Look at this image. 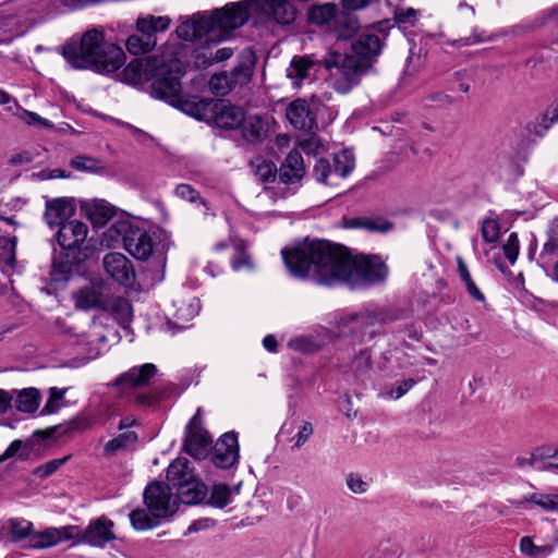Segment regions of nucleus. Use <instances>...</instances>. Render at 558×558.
I'll return each mask as SVG.
<instances>
[{
	"instance_id": "obj_1",
	"label": "nucleus",
	"mask_w": 558,
	"mask_h": 558,
	"mask_svg": "<svg viewBox=\"0 0 558 558\" xmlns=\"http://www.w3.org/2000/svg\"><path fill=\"white\" fill-rule=\"evenodd\" d=\"M281 254L292 276L327 287L344 283L352 289H364L385 282L389 275L381 256H352L345 246L327 240H306L291 250L283 248Z\"/></svg>"
},
{
	"instance_id": "obj_2",
	"label": "nucleus",
	"mask_w": 558,
	"mask_h": 558,
	"mask_svg": "<svg viewBox=\"0 0 558 558\" xmlns=\"http://www.w3.org/2000/svg\"><path fill=\"white\" fill-rule=\"evenodd\" d=\"M352 53L330 51L324 58L330 86L340 94L350 93L373 68L383 48V38L365 32L352 43Z\"/></svg>"
},
{
	"instance_id": "obj_3",
	"label": "nucleus",
	"mask_w": 558,
	"mask_h": 558,
	"mask_svg": "<svg viewBox=\"0 0 558 558\" xmlns=\"http://www.w3.org/2000/svg\"><path fill=\"white\" fill-rule=\"evenodd\" d=\"M250 17L248 7L242 2H231L210 12H197L177 27V35L185 41L205 39V44L217 45L243 26Z\"/></svg>"
},
{
	"instance_id": "obj_4",
	"label": "nucleus",
	"mask_w": 558,
	"mask_h": 558,
	"mask_svg": "<svg viewBox=\"0 0 558 558\" xmlns=\"http://www.w3.org/2000/svg\"><path fill=\"white\" fill-rule=\"evenodd\" d=\"M105 44L101 32L87 31L80 41L66 43L62 56L74 69H94Z\"/></svg>"
},
{
	"instance_id": "obj_5",
	"label": "nucleus",
	"mask_w": 558,
	"mask_h": 558,
	"mask_svg": "<svg viewBox=\"0 0 558 558\" xmlns=\"http://www.w3.org/2000/svg\"><path fill=\"white\" fill-rule=\"evenodd\" d=\"M184 74L182 65L177 60H161L151 80L150 94L157 99H162L174 105L180 101Z\"/></svg>"
},
{
	"instance_id": "obj_6",
	"label": "nucleus",
	"mask_w": 558,
	"mask_h": 558,
	"mask_svg": "<svg viewBox=\"0 0 558 558\" xmlns=\"http://www.w3.org/2000/svg\"><path fill=\"white\" fill-rule=\"evenodd\" d=\"M108 232L111 236L113 233L120 235L124 248L138 260H146L153 254V239L141 228H135L128 222H118L110 227Z\"/></svg>"
},
{
	"instance_id": "obj_7",
	"label": "nucleus",
	"mask_w": 558,
	"mask_h": 558,
	"mask_svg": "<svg viewBox=\"0 0 558 558\" xmlns=\"http://www.w3.org/2000/svg\"><path fill=\"white\" fill-rule=\"evenodd\" d=\"M201 110H208L215 124L226 130H233L241 126L245 118V112L241 107L231 105L225 100H199L194 105L192 114L199 117Z\"/></svg>"
},
{
	"instance_id": "obj_8",
	"label": "nucleus",
	"mask_w": 558,
	"mask_h": 558,
	"mask_svg": "<svg viewBox=\"0 0 558 558\" xmlns=\"http://www.w3.org/2000/svg\"><path fill=\"white\" fill-rule=\"evenodd\" d=\"M114 523L106 515L92 520L83 530L78 543H84L93 547H105L109 542L117 537L113 532Z\"/></svg>"
},
{
	"instance_id": "obj_9",
	"label": "nucleus",
	"mask_w": 558,
	"mask_h": 558,
	"mask_svg": "<svg viewBox=\"0 0 558 558\" xmlns=\"http://www.w3.org/2000/svg\"><path fill=\"white\" fill-rule=\"evenodd\" d=\"M172 498V489L169 484L161 482H153L144 490L143 499L145 506L150 511H156L163 518L173 513L170 502Z\"/></svg>"
},
{
	"instance_id": "obj_10",
	"label": "nucleus",
	"mask_w": 558,
	"mask_h": 558,
	"mask_svg": "<svg viewBox=\"0 0 558 558\" xmlns=\"http://www.w3.org/2000/svg\"><path fill=\"white\" fill-rule=\"evenodd\" d=\"M161 60L162 59L157 56H153L131 61L122 72V81L130 85H141L151 82Z\"/></svg>"
},
{
	"instance_id": "obj_11",
	"label": "nucleus",
	"mask_w": 558,
	"mask_h": 558,
	"mask_svg": "<svg viewBox=\"0 0 558 558\" xmlns=\"http://www.w3.org/2000/svg\"><path fill=\"white\" fill-rule=\"evenodd\" d=\"M157 373L158 368L153 363H145L140 366H133L129 371L118 376L112 383V386L121 388L122 391L126 389L148 387Z\"/></svg>"
},
{
	"instance_id": "obj_12",
	"label": "nucleus",
	"mask_w": 558,
	"mask_h": 558,
	"mask_svg": "<svg viewBox=\"0 0 558 558\" xmlns=\"http://www.w3.org/2000/svg\"><path fill=\"white\" fill-rule=\"evenodd\" d=\"M106 272L118 283L129 287L135 280L133 265L121 253H108L102 259Z\"/></svg>"
},
{
	"instance_id": "obj_13",
	"label": "nucleus",
	"mask_w": 558,
	"mask_h": 558,
	"mask_svg": "<svg viewBox=\"0 0 558 558\" xmlns=\"http://www.w3.org/2000/svg\"><path fill=\"white\" fill-rule=\"evenodd\" d=\"M239 459L238 434L228 432L216 442L211 457L213 463L220 469H229Z\"/></svg>"
},
{
	"instance_id": "obj_14",
	"label": "nucleus",
	"mask_w": 558,
	"mask_h": 558,
	"mask_svg": "<svg viewBox=\"0 0 558 558\" xmlns=\"http://www.w3.org/2000/svg\"><path fill=\"white\" fill-rule=\"evenodd\" d=\"M87 233L88 227L84 222L69 220L59 227L57 241L64 251L75 253V250L81 248L85 242Z\"/></svg>"
},
{
	"instance_id": "obj_15",
	"label": "nucleus",
	"mask_w": 558,
	"mask_h": 558,
	"mask_svg": "<svg viewBox=\"0 0 558 558\" xmlns=\"http://www.w3.org/2000/svg\"><path fill=\"white\" fill-rule=\"evenodd\" d=\"M286 116L298 130L311 131L316 125L315 114L304 99L293 100L288 106Z\"/></svg>"
},
{
	"instance_id": "obj_16",
	"label": "nucleus",
	"mask_w": 558,
	"mask_h": 558,
	"mask_svg": "<svg viewBox=\"0 0 558 558\" xmlns=\"http://www.w3.org/2000/svg\"><path fill=\"white\" fill-rule=\"evenodd\" d=\"M124 63L125 53L123 49L114 44L106 43L94 70L99 73L110 74L117 72Z\"/></svg>"
},
{
	"instance_id": "obj_17",
	"label": "nucleus",
	"mask_w": 558,
	"mask_h": 558,
	"mask_svg": "<svg viewBox=\"0 0 558 558\" xmlns=\"http://www.w3.org/2000/svg\"><path fill=\"white\" fill-rule=\"evenodd\" d=\"M73 300L78 310L89 311L94 308H106L107 301L100 286H86L73 292Z\"/></svg>"
},
{
	"instance_id": "obj_18",
	"label": "nucleus",
	"mask_w": 558,
	"mask_h": 558,
	"mask_svg": "<svg viewBox=\"0 0 558 558\" xmlns=\"http://www.w3.org/2000/svg\"><path fill=\"white\" fill-rule=\"evenodd\" d=\"M75 208L69 198L60 197L46 202L45 220L50 226L61 227L68 222Z\"/></svg>"
},
{
	"instance_id": "obj_19",
	"label": "nucleus",
	"mask_w": 558,
	"mask_h": 558,
	"mask_svg": "<svg viewBox=\"0 0 558 558\" xmlns=\"http://www.w3.org/2000/svg\"><path fill=\"white\" fill-rule=\"evenodd\" d=\"M305 174L304 161L301 153L291 150L282 162L278 175L282 183L290 184L301 180Z\"/></svg>"
},
{
	"instance_id": "obj_20",
	"label": "nucleus",
	"mask_w": 558,
	"mask_h": 558,
	"mask_svg": "<svg viewBox=\"0 0 558 558\" xmlns=\"http://www.w3.org/2000/svg\"><path fill=\"white\" fill-rule=\"evenodd\" d=\"M211 442L213 439L207 432L186 433L183 448L194 459L202 460L208 456Z\"/></svg>"
},
{
	"instance_id": "obj_21",
	"label": "nucleus",
	"mask_w": 558,
	"mask_h": 558,
	"mask_svg": "<svg viewBox=\"0 0 558 558\" xmlns=\"http://www.w3.org/2000/svg\"><path fill=\"white\" fill-rule=\"evenodd\" d=\"M349 229H364L369 232L387 233L393 229V223L383 217H354L344 219Z\"/></svg>"
},
{
	"instance_id": "obj_22",
	"label": "nucleus",
	"mask_w": 558,
	"mask_h": 558,
	"mask_svg": "<svg viewBox=\"0 0 558 558\" xmlns=\"http://www.w3.org/2000/svg\"><path fill=\"white\" fill-rule=\"evenodd\" d=\"M175 489L181 501L186 505L198 504L206 496V486L196 478L195 474L192 478L184 480L183 484Z\"/></svg>"
},
{
	"instance_id": "obj_23",
	"label": "nucleus",
	"mask_w": 558,
	"mask_h": 558,
	"mask_svg": "<svg viewBox=\"0 0 558 558\" xmlns=\"http://www.w3.org/2000/svg\"><path fill=\"white\" fill-rule=\"evenodd\" d=\"M137 441L138 436L135 432L128 430L121 433L104 445L102 454L105 458H112L120 452L133 450Z\"/></svg>"
},
{
	"instance_id": "obj_24",
	"label": "nucleus",
	"mask_w": 558,
	"mask_h": 558,
	"mask_svg": "<svg viewBox=\"0 0 558 558\" xmlns=\"http://www.w3.org/2000/svg\"><path fill=\"white\" fill-rule=\"evenodd\" d=\"M241 128L243 138L252 144L263 142L268 132L267 122L258 116L245 117Z\"/></svg>"
},
{
	"instance_id": "obj_25",
	"label": "nucleus",
	"mask_w": 558,
	"mask_h": 558,
	"mask_svg": "<svg viewBox=\"0 0 558 558\" xmlns=\"http://www.w3.org/2000/svg\"><path fill=\"white\" fill-rule=\"evenodd\" d=\"M171 25L170 17L166 15H142L136 20V31L149 35L153 38H157L158 33L166 32Z\"/></svg>"
},
{
	"instance_id": "obj_26",
	"label": "nucleus",
	"mask_w": 558,
	"mask_h": 558,
	"mask_svg": "<svg viewBox=\"0 0 558 558\" xmlns=\"http://www.w3.org/2000/svg\"><path fill=\"white\" fill-rule=\"evenodd\" d=\"M194 474L191 463L186 458L179 457L174 459L167 469V481L171 489L183 484L184 480L192 478Z\"/></svg>"
},
{
	"instance_id": "obj_27",
	"label": "nucleus",
	"mask_w": 558,
	"mask_h": 558,
	"mask_svg": "<svg viewBox=\"0 0 558 558\" xmlns=\"http://www.w3.org/2000/svg\"><path fill=\"white\" fill-rule=\"evenodd\" d=\"M80 260V256L66 251L61 258L53 260L50 271L51 280L54 282L66 281Z\"/></svg>"
},
{
	"instance_id": "obj_28",
	"label": "nucleus",
	"mask_w": 558,
	"mask_h": 558,
	"mask_svg": "<svg viewBox=\"0 0 558 558\" xmlns=\"http://www.w3.org/2000/svg\"><path fill=\"white\" fill-rule=\"evenodd\" d=\"M315 62L307 56L293 57L287 76L293 81V85L299 86L304 80L311 76Z\"/></svg>"
},
{
	"instance_id": "obj_29",
	"label": "nucleus",
	"mask_w": 558,
	"mask_h": 558,
	"mask_svg": "<svg viewBox=\"0 0 558 558\" xmlns=\"http://www.w3.org/2000/svg\"><path fill=\"white\" fill-rule=\"evenodd\" d=\"M129 517L132 526L137 531L151 530L158 526L161 520L165 519L158 512L148 510L147 507L146 509L137 508L133 510Z\"/></svg>"
},
{
	"instance_id": "obj_30",
	"label": "nucleus",
	"mask_w": 558,
	"mask_h": 558,
	"mask_svg": "<svg viewBox=\"0 0 558 558\" xmlns=\"http://www.w3.org/2000/svg\"><path fill=\"white\" fill-rule=\"evenodd\" d=\"M157 45V38L137 32L130 35L125 41L126 50L134 56L146 54Z\"/></svg>"
},
{
	"instance_id": "obj_31",
	"label": "nucleus",
	"mask_w": 558,
	"mask_h": 558,
	"mask_svg": "<svg viewBox=\"0 0 558 558\" xmlns=\"http://www.w3.org/2000/svg\"><path fill=\"white\" fill-rule=\"evenodd\" d=\"M241 485L230 487L227 484H214L210 490L208 504L216 508H225L232 501V495L239 494Z\"/></svg>"
},
{
	"instance_id": "obj_32",
	"label": "nucleus",
	"mask_w": 558,
	"mask_h": 558,
	"mask_svg": "<svg viewBox=\"0 0 558 558\" xmlns=\"http://www.w3.org/2000/svg\"><path fill=\"white\" fill-rule=\"evenodd\" d=\"M558 544V536L555 537L554 543L549 544H535L530 536H524L520 541V549L522 554L532 558H546Z\"/></svg>"
},
{
	"instance_id": "obj_33",
	"label": "nucleus",
	"mask_w": 558,
	"mask_h": 558,
	"mask_svg": "<svg viewBox=\"0 0 558 558\" xmlns=\"http://www.w3.org/2000/svg\"><path fill=\"white\" fill-rule=\"evenodd\" d=\"M114 214V207L105 201H96L87 207V216L95 226H104Z\"/></svg>"
},
{
	"instance_id": "obj_34",
	"label": "nucleus",
	"mask_w": 558,
	"mask_h": 558,
	"mask_svg": "<svg viewBox=\"0 0 558 558\" xmlns=\"http://www.w3.org/2000/svg\"><path fill=\"white\" fill-rule=\"evenodd\" d=\"M255 61L252 56L246 57L242 60L236 66H234L230 72H228L231 82L234 87L236 85H244L248 83L253 76Z\"/></svg>"
},
{
	"instance_id": "obj_35",
	"label": "nucleus",
	"mask_w": 558,
	"mask_h": 558,
	"mask_svg": "<svg viewBox=\"0 0 558 558\" xmlns=\"http://www.w3.org/2000/svg\"><path fill=\"white\" fill-rule=\"evenodd\" d=\"M40 395L36 388L21 390L15 400V407L20 412L33 413L39 407Z\"/></svg>"
},
{
	"instance_id": "obj_36",
	"label": "nucleus",
	"mask_w": 558,
	"mask_h": 558,
	"mask_svg": "<svg viewBox=\"0 0 558 558\" xmlns=\"http://www.w3.org/2000/svg\"><path fill=\"white\" fill-rule=\"evenodd\" d=\"M457 265H458L459 276H460L461 280L463 281V283L465 284L466 291L469 292L471 298L474 299L475 301L484 302L485 296L480 291V289L477 288L475 282L473 281L471 274L468 269V266L461 256L457 257Z\"/></svg>"
},
{
	"instance_id": "obj_37",
	"label": "nucleus",
	"mask_w": 558,
	"mask_h": 558,
	"mask_svg": "<svg viewBox=\"0 0 558 558\" xmlns=\"http://www.w3.org/2000/svg\"><path fill=\"white\" fill-rule=\"evenodd\" d=\"M60 543V533L57 527L46 529L44 532L34 534L29 539V546L33 548H47Z\"/></svg>"
},
{
	"instance_id": "obj_38",
	"label": "nucleus",
	"mask_w": 558,
	"mask_h": 558,
	"mask_svg": "<svg viewBox=\"0 0 558 558\" xmlns=\"http://www.w3.org/2000/svg\"><path fill=\"white\" fill-rule=\"evenodd\" d=\"M8 529L10 531V535L12 541L20 542L29 537L32 538L33 534V523L25 519H11L8 521Z\"/></svg>"
},
{
	"instance_id": "obj_39",
	"label": "nucleus",
	"mask_w": 558,
	"mask_h": 558,
	"mask_svg": "<svg viewBox=\"0 0 558 558\" xmlns=\"http://www.w3.org/2000/svg\"><path fill=\"white\" fill-rule=\"evenodd\" d=\"M355 160L353 155L348 150H342L335 154L333 157V173L341 178L348 177L354 169Z\"/></svg>"
},
{
	"instance_id": "obj_40",
	"label": "nucleus",
	"mask_w": 558,
	"mask_h": 558,
	"mask_svg": "<svg viewBox=\"0 0 558 558\" xmlns=\"http://www.w3.org/2000/svg\"><path fill=\"white\" fill-rule=\"evenodd\" d=\"M70 166L77 171L92 173H97L105 169L99 159L86 155L76 156L70 161Z\"/></svg>"
},
{
	"instance_id": "obj_41",
	"label": "nucleus",
	"mask_w": 558,
	"mask_h": 558,
	"mask_svg": "<svg viewBox=\"0 0 558 558\" xmlns=\"http://www.w3.org/2000/svg\"><path fill=\"white\" fill-rule=\"evenodd\" d=\"M254 173L258 181L263 183L274 182L277 177V167L270 160L257 159L256 162L252 163Z\"/></svg>"
},
{
	"instance_id": "obj_42",
	"label": "nucleus",
	"mask_w": 558,
	"mask_h": 558,
	"mask_svg": "<svg viewBox=\"0 0 558 558\" xmlns=\"http://www.w3.org/2000/svg\"><path fill=\"white\" fill-rule=\"evenodd\" d=\"M373 365L372 354L368 349L361 350L351 363V369L356 378L363 377L371 371Z\"/></svg>"
},
{
	"instance_id": "obj_43",
	"label": "nucleus",
	"mask_w": 558,
	"mask_h": 558,
	"mask_svg": "<svg viewBox=\"0 0 558 558\" xmlns=\"http://www.w3.org/2000/svg\"><path fill=\"white\" fill-rule=\"evenodd\" d=\"M210 90L217 96H225L229 94L234 85L228 75V72L214 74L209 81Z\"/></svg>"
},
{
	"instance_id": "obj_44",
	"label": "nucleus",
	"mask_w": 558,
	"mask_h": 558,
	"mask_svg": "<svg viewBox=\"0 0 558 558\" xmlns=\"http://www.w3.org/2000/svg\"><path fill=\"white\" fill-rule=\"evenodd\" d=\"M337 13V8L335 4H323L315 5L310 11V20L315 24H326L331 21Z\"/></svg>"
},
{
	"instance_id": "obj_45",
	"label": "nucleus",
	"mask_w": 558,
	"mask_h": 558,
	"mask_svg": "<svg viewBox=\"0 0 558 558\" xmlns=\"http://www.w3.org/2000/svg\"><path fill=\"white\" fill-rule=\"evenodd\" d=\"M558 254V244L553 239H548L539 253L538 264L544 270H548L555 264V257Z\"/></svg>"
},
{
	"instance_id": "obj_46",
	"label": "nucleus",
	"mask_w": 558,
	"mask_h": 558,
	"mask_svg": "<svg viewBox=\"0 0 558 558\" xmlns=\"http://www.w3.org/2000/svg\"><path fill=\"white\" fill-rule=\"evenodd\" d=\"M70 459V456L50 460L36 469H34L33 474L41 480H45L57 472L65 462Z\"/></svg>"
},
{
	"instance_id": "obj_47",
	"label": "nucleus",
	"mask_w": 558,
	"mask_h": 558,
	"mask_svg": "<svg viewBox=\"0 0 558 558\" xmlns=\"http://www.w3.org/2000/svg\"><path fill=\"white\" fill-rule=\"evenodd\" d=\"M529 500L547 511L558 510V495L554 494H532Z\"/></svg>"
},
{
	"instance_id": "obj_48",
	"label": "nucleus",
	"mask_w": 558,
	"mask_h": 558,
	"mask_svg": "<svg viewBox=\"0 0 558 558\" xmlns=\"http://www.w3.org/2000/svg\"><path fill=\"white\" fill-rule=\"evenodd\" d=\"M16 236L0 238V257L5 260L8 265H13L15 262Z\"/></svg>"
},
{
	"instance_id": "obj_49",
	"label": "nucleus",
	"mask_w": 558,
	"mask_h": 558,
	"mask_svg": "<svg viewBox=\"0 0 558 558\" xmlns=\"http://www.w3.org/2000/svg\"><path fill=\"white\" fill-rule=\"evenodd\" d=\"M492 40H493V37L486 36L484 31L474 28L471 36L452 40L450 43V45L453 47L460 48V47L471 46V45L480 44L483 41H492Z\"/></svg>"
},
{
	"instance_id": "obj_50",
	"label": "nucleus",
	"mask_w": 558,
	"mask_h": 558,
	"mask_svg": "<svg viewBox=\"0 0 558 558\" xmlns=\"http://www.w3.org/2000/svg\"><path fill=\"white\" fill-rule=\"evenodd\" d=\"M332 173L333 170L327 159L320 158L316 161L313 169V175L319 183L328 184V177Z\"/></svg>"
},
{
	"instance_id": "obj_51",
	"label": "nucleus",
	"mask_w": 558,
	"mask_h": 558,
	"mask_svg": "<svg viewBox=\"0 0 558 558\" xmlns=\"http://www.w3.org/2000/svg\"><path fill=\"white\" fill-rule=\"evenodd\" d=\"M174 193L178 197L194 203L199 201L203 205H206L205 201L201 197L199 193L190 184L181 183L178 184Z\"/></svg>"
},
{
	"instance_id": "obj_52",
	"label": "nucleus",
	"mask_w": 558,
	"mask_h": 558,
	"mask_svg": "<svg viewBox=\"0 0 558 558\" xmlns=\"http://www.w3.org/2000/svg\"><path fill=\"white\" fill-rule=\"evenodd\" d=\"M345 484L353 494H365L369 487L368 483L364 481L359 474L350 473L345 477Z\"/></svg>"
},
{
	"instance_id": "obj_53",
	"label": "nucleus",
	"mask_w": 558,
	"mask_h": 558,
	"mask_svg": "<svg viewBox=\"0 0 558 558\" xmlns=\"http://www.w3.org/2000/svg\"><path fill=\"white\" fill-rule=\"evenodd\" d=\"M65 390L58 389L56 387L50 388V396L46 402L43 413H54L59 410V401L63 399Z\"/></svg>"
},
{
	"instance_id": "obj_54",
	"label": "nucleus",
	"mask_w": 558,
	"mask_h": 558,
	"mask_svg": "<svg viewBox=\"0 0 558 558\" xmlns=\"http://www.w3.org/2000/svg\"><path fill=\"white\" fill-rule=\"evenodd\" d=\"M482 236L483 239L488 242L493 243L497 240L499 234L498 225L493 219H486L482 223Z\"/></svg>"
},
{
	"instance_id": "obj_55",
	"label": "nucleus",
	"mask_w": 558,
	"mask_h": 558,
	"mask_svg": "<svg viewBox=\"0 0 558 558\" xmlns=\"http://www.w3.org/2000/svg\"><path fill=\"white\" fill-rule=\"evenodd\" d=\"M417 13L418 12L412 8L396 10L395 20L398 24L413 26L417 20Z\"/></svg>"
},
{
	"instance_id": "obj_56",
	"label": "nucleus",
	"mask_w": 558,
	"mask_h": 558,
	"mask_svg": "<svg viewBox=\"0 0 558 558\" xmlns=\"http://www.w3.org/2000/svg\"><path fill=\"white\" fill-rule=\"evenodd\" d=\"M415 384L416 381L412 378L403 379L393 385L390 388L388 395L392 399H399L404 396Z\"/></svg>"
},
{
	"instance_id": "obj_57",
	"label": "nucleus",
	"mask_w": 558,
	"mask_h": 558,
	"mask_svg": "<svg viewBox=\"0 0 558 558\" xmlns=\"http://www.w3.org/2000/svg\"><path fill=\"white\" fill-rule=\"evenodd\" d=\"M231 266L233 270H240L244 267L252 269L253 264L251 260V256L241 247L236 248V254L231 260Z\"/></svg>"
},
{
	"instance_id": "obj_58",
	"label": "nucleus",
	"mask_w": 558,
	"mask_h": 558,
	"mask_svg": "<svg viewBox=\"0 0 558 558\" xmlns=\"http://www.w3.org/2000/svg\"><path fill=\"white\" fill-rule=\"evenodd\" d=\"M504 252L507 259L513 264L519 255V240L515 233L509 235L507 244L504 246Z\"/></svg>"
},
{
	"instance_id": "obj_59",
	"label": "nucleus",
	"mask_w": 558,
	"mask_h": 558,
	"mask_svg": "<svg viewBox=\"0 0 558 558\" xmlns=\"http://www.w3.org/2000/svg\"><path fill=\"white\" fill-rule=\"evenodd\" d=\"M539 449H535L529 457H518L514 464L519 469H525L526 466L536 468L538 461H543V456L539 454Z\"/></svg>"
},
{
	"instance_id": "obj_60",
	"label": "nucleus",
	"mask_w": 558,
	"mask_h": 558,
	"mask_svg": "<svg viewBox=\"0 0 558 558\" xmlns=\"http://www.w3.org/2000/svg\"><path fill=\"white\" fill-rule=\"evenodd\" d=\"M313 432L314 428L312 423L304 422L303 425L301 426V429L296 434L294 447L298 449L301 448L313 435Z\"/></svg>"
},
{
	"instance_id": "obj_61",
	"label": "nucleus",
	"mask_w": 558,
	"mask_h": 558,
	"mask_svg": "<svg viewBox=\"0 0 558 558\" xmlns=\"http://www.w3.org/2000/svg\"><path fill=\"white\" fill-rule=\"evenodd\" d=\"M74 428H76V423L75 422H70L68 424V426H56L53 429L51 430H48V432H41V430H37L34 433V436H39V437H43V438H51L53 437V435L57 433L59 436L64 434V433H68L69 430H73Z\"/></svg>"
},
{
	"instance_id": "obj_62",
	"label": "nucleus",
	"mask_w": 558,
	"mask_h": 558,
	"mask_svg": "<svg viewBox=\"0 0 558 558\" xmlns=\"http://www.w3.org/2000/svg\"><path fill=\"white\" fill-rule=\"evenodd\" d=\"M83 530H81L76 525H68L59 529L60 533V542L62 539H76V543H78V538L82 534Z\"/></svg>"
},
{
	"instance_id": "obj_63",
	"label": "nucleus",
	"mask_w": 558,
	"mask_h": 558,
	"mask_svg": "<svg viewBox=\"0 0 558 558\" xmlns=\"http://www.w3.org/2000/svg\"><path fill=\"white\" fill-rule=\"evenodd\" d=\"M354 320H356L359 325H375L376 323L381 322V318L377 314L365 312L357 314L354 317Z\"/></svg>"
},
{
	"instance_id": "obj_64",
	"label": "nucleus",
	"mask_w": 558,
	"mask_h": 558,
	"mask_svg": "<svg viewBox=\"0 0 558 558\" xmlns=\"http://www.w3.org/2000/svg\"><path fill=\"white\" fill-rule=\"evenodd\" d=\"M114 311L124 319H128L131 317L132 314V306L131 304L123 299L117 300L114 303Z\"/></svg>"
}]
</instances>
